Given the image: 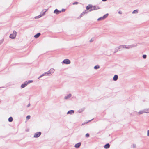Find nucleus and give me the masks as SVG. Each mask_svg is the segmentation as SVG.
I'll return each mask as SVG.
<instances>
[{
  "label": "nucleus",
  "instance_id": "f257e3e1",
  "mask_svg": "<svg viewBox=\"0 0 149 149\" xmlns=\"http://www.w3.org/2000/svg\"><path fill=\"white\" fill-rule=\"evenodd\" d=\"M136 45H121L120 46L118 47L116 49V51L115 52V53L116 52H117L119 50H122L124 48H125L126 49H130L136 47Z\"/></svg>",
  "mask_w": 149,
  "mask_h": 149
},
{
  "label": "nucleus",
  "instance_id": "2eb2a0df",
  "mask_svg": "<svg viewBox=\"0 0 149 149\" xmlns=\"http://www.w3.org/2000/svg\"><path fill=\"white\" fill-rule=\"evenodd\" d=\"M81 143H80L76 144L75 145V147L76 148H79L81 145Z\"/></svg>",
  "mask_w": 149,
  "mask_h": 149
},
{
  "label": "nucleus",
  "instance_id": "b1692460",
  "mask_svg": "<svg viewBox=\"0 0 149 149\" xmlns=\"http://www.w3.org/2000/svg\"><path fill=\"white\" fill-rule=\"evenodd\" d=\"M138 10H135L132 12V13L133 14L137 13H138Z\"/></svg>",
  "mask_w": 149,
  "mask_h": 149
},
{
  "label": "nucleus",
  "instance_id": "f3484780",
  "mask_svg": "<svg viewBox=\"0 0 149 149\" xmlns=\"http://www.w3.org/2000/svg\"><path fill=\"white\" fill-rule=\"evenodd\" d=\"M144 113H149V108L145 109L143 110Z\"/></svg>",
  "mask_w": 149,
  "mask_h": 149
},
{
  "label": "nucleus",
  "instance_id": "9b49d317",
  "mask_svg": "<svg viewBox=\"0 0 149 149\" xmlns=\"http://www.w3.org/2000/svg\"><path fill=\"white\" fill-rule=\"evenodd\" d=\"M54 13L56 14H58L61 13V11H59L57 9H55L54 12Z\"/></svg>",
  "mask_w": 149,
  "mask_h": 149
},
{
  "label": "nucleus",
  "instance_id": "473e14b6",
  "mask_svg": "<svg viewBox=\"0 0 149 149\" xmlns=\"http://www.w3.org/2000/svg\"><path fill=\"white\" fill-rule=\"evenodd\" d=\"M118 13L120 14H122V12L121 11H119Z\"/></svg>",
  "mask_w": 149,
  "mask_h": 149
},
{
  "label": "nucleus",
  "instance_id": "a878e982",
  "mask_svg": "<svg viewBox=\"0 0 149 149\" xmlns=\"http://www.w3.org/2000/svg\"><path fill=\"white\" fill-rule=\"evenodd\" d=\"M143 58L145 59L146 58V55H143Z\"/></svg>",
  "mask_w": 149,
  "mask_h": 149
},
{
  "label": "nucleus",
  "instance_id": "ddd939ff",
  "mask_svg": "<svg viewBox=\"0 0 149 149\" xmlns=\"http://www.w3.org/2000/svg\"><path fill=\"white\" fill-rule=\"evenodd\" d=\"M110 147V145L107 143L104 146V148L105 149H108Z\"/></svg>",
  "mask_w": 149,
  "mask_h": 149
},
{
  "label": "nucleus",
  "instance_id": "c9c22d12",
  "mask_svg": "<svg viewBox=\"0 0 149 149\" xmlns=\"http://www.w3.org/2000/svg\"><path fill=\"white\" fill-rule=\"evenodd\" d=\"M107 1V0H102V1Z\"/></svg>",
  "mask_w": 149,
  "mask_h": 149
},
{
  "label": "nucleus",
  "instance_id": "423d86ee",
  "mask_svg": "<svg viewBox=\"0 0 149 149\" xmlns=\"http://www.w3.org/2000/svg\"><path fill=\"white\" fill-rule=\"evenodd\" d=\"M93 6L91 5H89L88 6L86 7V9L88 10V12L90 11H90V10H92V9Z\"/></svg>",
  "mask_w": 149,
  "mask_h": 149
},
{
  "label": "nucleus",
  "instance_id": "f03ea898",
  "mask_svg": "<svg viewBox=\"0 0 149 149\" xmlns=\"http://www.w3.org/2000/svg\"><path fill=\"white\" fill-rule=\"evenodd\" d=\"M48 10V9H44L40 13V15L38 16V17H35V18L36 17L40 18L42 16L44 15L45 14V12L47 11Z\"/></svg>",
  "mask_w": 149,
  "mask_h": 149
},
{
  "label": "nucleus",
  "instance_id": "c85d7f7f",
  "mask_svg": "<svg viewBox=\"0 0 149 149\" xmlns=\"http://www.w3.org/2000/svg\"><path fill=\"white\" fill-rule=\"evenodd\" d=\"M94 40V39L93 38H91L90 40V42H92Z\"/></svg>",
  "mask_w": 149,
  "mask_h": 149
},
{
  "label": "nucleus",
  "instance_id": "412c9836",
  "mask_svg": "<svg viewBox=\"0 0 149 149\" xmlns=\"http://www.w3.org/2000/svg\"><path fill=\"white\" fill-rule=\"evenodd\" d=\"M99 68H100V66L98 65H97L96 66H95L94 67V69H99Z\"/></svg>",
  "mask_w": 149,
  "mask_h": 149
},
{
  "label": "nucleus",
  "instance_id": "a211bd4d",
  "mask_svg": "<svg viewBox=\"0 0 149 149\" xmlns=\"http://www.w3.org/2000/svg\"><path fill=\"white\" fill-rule=\"evenodd\" d=\"M71 96V94H69L65 97V99H67L70 98Z\"/></svg>",
  "mask_w": 149,
  "mask_h": 149
},
{
  "label": "nucleus",
  "instance_id": "5701e85b",
  "mask_svg": "<svg viewBox=\"0 0 149 149\" xmlns=\"http://www.w3.org/2000/svg\"><path fill=\"white\" fill-rule=\"evenodd\" d=\"M46 75V73H45L43 74H42V75H41L38 78V79H39L40 78H41V77H42L45 75Z\"/></svg>",
  "mask_w": 149,
  "mask_h": 149
},
{
  "label": "nucleus",
  "instance_id": "aec40b11",
  "mask_svg": "<svg viewBox=\"0 0 149 149\" xmlns=\"http://www.w3.org/2000/svg\"><path fill=\"white\" fill-rule=\"evenodd\" d=\"M144 113L143 110H142V111H139V113H138L139 114H143Z\"/></svg>",
  "mask_w": 149,
  "mask_h": 149
},
{
  "label": "nucleus",
  "instance_id": "dca6fc26",
  "mask_svg": "<svg viewBox=\"0 0 149 149\" xmlns=\"http://www.w3.org/2000/svg\"><path fill=\"white\" fill-rule=\"evenodd\" d=\"M40 33H38L34 36V37L36 38H38L40 35Z\"/></svg>",
  "mask_w": 149,
  "mask_h": 149
},
{
  "label": "nucleus",
  "instance_id": "f8f14e48",
  "mask_svg": "<svg viewBox=\"0 0 149 149\" xmlns=\"http://www.w3.org/2000/svg\"><path fill=\"white\" fill-rule=\"evenodd\" d=\"M74 113V111L72 110H71L70 111H69L67 113V114H72L73 113Z\"/></svg>",
  "mask_w": 149,
  "mask_h": 149
},
{
  "label": "nucleus",
  "instance_id": "20e7f679",
  "mask_svg": "<svg viewBox=\"0 0 149 149\" xmlns=\"http://www.w3.org/2000/svg\"><path fill=\"white\" fill-rule=\"evenodd\" d=\"M62 64L64 63V64H69L70 63V61L69 59H64L63 61L62 62Z\"/></svg>",
  "mask_w": 149,
  "mask_h": 149
},
{
  "label": "nucleus",
  "instance_id": "0eeeda50",
  "mask_svg": "<svg viewBox=\"0 0 149 149\" xmlns=\"http://www.w3.org/2000/svg\"><path fill=\"white\" fill-rule=\"evenodd\" d=\"M41 133L40 132H37L36 133L34 136V137L35 138H37L39 137L41 135Z\"/></svg>",
  "mask_w": 149,
  "mask_h": 149
},
{
  "label": "nucleus",
  "instance_id": "1a4fd4ad",
  "mask_svg": "<svg viewBox=\"0 0 149 149\" xmlns=\"http://www.w3.org/2000/svg\"><path fill=\"white\" fill-rule=\"evenodd\" d=\"M28 84V83H27V81H26L24 83L22 84L21 87L22 88H24V87H25Z\"/></svg>",
  "mask_w": 149,
  "mask_h": 149
},
{
  "label": "nucleus",
  "instance_id": "c756f323",
  "mask_svg": "<svg viewBox=\"0 0 149 149\" xmlns=\"http://www.w3.org/2000/svg\"><path fill=\"white\" fill-rule=\"evenodd\" d=\"M32 82H33V81L32 80H29L28 81H27V83H28V84L29 83H32Z\"/></svg>",
  "mask_w": 149,
  "mask_h": 149
},
{
  "label": "nucleus",
  "instance_id": "2f4dec72",
  "mask_svg": "<svg viewBox=\"0 0 149 149\" xmlns=\"http://www.w3.org/2000/svg\"><path fill=\"white\" fill-rule=\"evenodd\" d=\"M89 136V134L88 133H87L86 135V137H88Z\"/></svg>",
  "mask_w": 149,
  "mask_h": 149
},
{
  "label": "nucleus",
  "instance_id": "bb28decb",
  "mask_svg": "<svg viewBox=\"0 0 149 149\" xmlns=\"http://www.w3.org/2000/svg\"><path fill=\"white\" fill-rule=\"evenodd\" d=\"M45 73H46V74H51V73L50 72V71H49L48 72H46Z\"/></svg>",
  "mask_w": 149,
  "mask_h": 149
},
{
  "label": "nucleus",
  "instance_id": "7c9ffc66",
  "mask_svg": "<svg viewBox=\"0 0 149 149\" xmlns=\"http://www.w3.org/2000/svg\"><path fill=\"white\" fill-rule=\"evenodd\" d=\"M147 136H149V130H148L147 131Z\"/></svg>",
  "mask_w": 149,
  "mask_h": 149
},
{
  "label": "nucleus",
  "instance_id": "6e6552de",
  "mask_svg": "<svg viewBox=\"0 0 149 149\" xmlns=\"http://www.w3.org/2000/svg\"><path fill=\"white\" fill-rule=\"evenodd\" d=\"M92 10H90V11H92L94 10H96L99 9V7L97 6H93Z\"/></svg>",
  "mask_w": 149,
  "mask_h": 149
},
{
  "label": "nucleus",
  "instance_id": "39448f33",
  "mask_svg": "<svg viewBox=\"0 0 149 149\" xmlns=\"http://www.w3.org/2000/svg\"><path fill=\"white\" fill-rule=\"evenodd\" d=\"M108 14H107L103 16L102 17H101L97 19V20L98 21H99V20H104L105 18H106L107 17V16H108Z\"/></svg>",
  "mask_w": 149,
  "mask_h": 149
},
{
  "label": "nucleus",
  "instance_id": "f704fd0d",
  "mask_svg": "<svg viewBox=\"0 0 149 149\" xmlns=\"http://www.w3.org/2000/svg\"><path fill=\"white\" fill-rule=\"evenodd\" d=\"M30 104H29L28 105L27 107H29L30 106Z\"/></svg>",
  "mask_w": 149,
  "mask_h": 149
},
{
  "label": "nucleus",
  "instance_id": "6ab92c4d",
  "mask_svg": "<svg viewBox=\"0 0 149 149\" xmlns=\"http://www.w3.org/2000/svg\"><path fill=\"white\" fill-rule=\"evenodd\" d=\"M49 71H50V72L51 73H52L54 72V69L53 68H51L50 69Z\"/></svg>",
  "mask_w": 149,
  "mask_h": 149
},
{
  "label": "nucleus",
  "instance_id": "cd10ccee",
  "mask_svg": "<svg viewBox=\"0 0 149 149\" xmlns=\"http://www.w3.org/2000/svg\"><path fill=\"white\" fill-rule=\"evenodd\" d=\"M30 116L29 115L27 116L26 117V119H29L30 118Z\"/></svg>",
  "mask_w": 149,
  "mask_h": 149
},
{
  "label": "nucleus",
  "instance_id": "72a5a7b5",
  "mask_svg": "<svg viewBox=\"0 0 149 149\" xmlns=\"http://www.w3.org/2000/svg\"><path fill=\"white\" fill-rule=\"evenodd\" d=\"M77 3H78L77 2H75V3H73V4H77Z\"/></svg>",
  "mask_w": 149,
  "mask_h": 149
},
{
  "label": "nucleus",
  "instance_id": "4468645a",
  "mask_svg": "<svg viewBox=\"0 0 149 149\" xmlns=\"http://www.w3.org/2000/svg\"><path fill=\"white\" fill-rule=\"evenodd\" d=\"M118 79V76L117 75H115L113 77V80L114 81H116Z\"/></svg>",
  "mask_w": 149,
  "mask_h": 149
},
{
  "label": "nucleus",
  "instance_id": "4be33fe9",
  "mask_svg": "<svg viewBox=\"0 0 149 149\" xmlns=\"http://www.w3.org/2000/svg\"><path fill=\"white\" fill-rule=\"evenodd\" d=\"M13 118L12 117H10L8 118V121L10 122H11L13 121Z\"/></svg>",
  "mask_w": 149,
  "mask_h": 149
},
{
  "label": "nucleus",
  "instance_id": "393cba45",
  "mask_svg": "<svg viewBox=\"0 0 149 149\" xmlns=\"http://www.w3.org/2000/svg\"><path fill=\"white\" fill-rule=\"evenodd\" d=\"M4 39H2L0 40V45L3 42Z\"/></svg>",
  "mask_w": 149,
  "mask_h": 149
},
{
  "label": "nucleus",
  "instance_id": "9d476101",
  "mask_svg": "<svg viewBox=\"0 0 149 149\" xmlns=\"http://www.w3.org/2000/svg\"><path fill=\"white\" fill-rule=\"evenodd\" d=\"M88 12V11L87 10H86L83 12H82L81 14L80 15V17H82L83 15H84L85 14H87Z\"/></svg>",
  "mask_w": 149,
  "mask_h": 149
},
{
  "label": "nucleus",
  "instance_id": "7ed1b4c3",
  "mask_svg": "<svg viewBox=\"0 0 149 149\" xmlns=\"http://www.w3.org/2000/svg\"><path fill=\"white\" fill-rule=\"evenodd\" d=\"M17 33L15 31H13V33L10 35V37L12 39H14L15 38Z\"/></svg>",
  "mask_w": 149,
  "mask_h": 149
}]
</instances>
